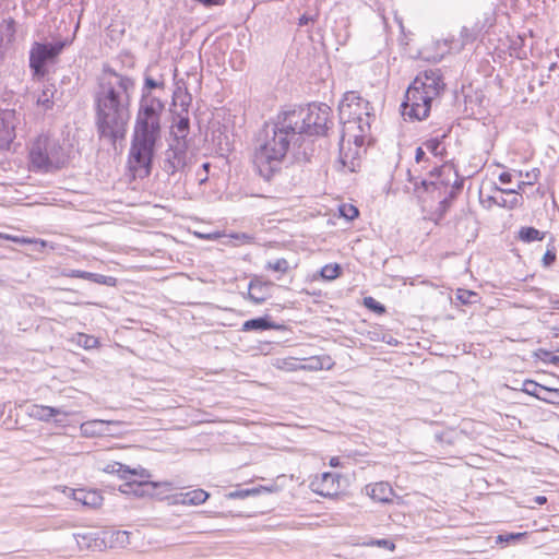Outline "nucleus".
<instances>
[{
    "label": "nucleus",
    "mask_w": 559,
    "mask_h": 559,
    "mask_svg": "<svg viewBox=\"0 0 559 559\" xmlns=\"http://www.w3.org/2000/svg\"><path fill=\"white\" fill-rule=\"evenodd\" d=\"M433 99L418 92V87L408 86L401 105L402 115L411 120H424L429 116Z\"/></svg>",
    "instance_id": "1a4fd4ad"
},
{
    "label": "nucleus",
    "mask_w": 559,
    "mask_h": 559,
    "mask_svg": "<svg viewBox=\"0 0 559 559\" xmlns=\"http://www.w3.org/2000/svg\"><path fill=\"white\" fill-rule=\"evenodd\" d=\"M206 180H207V178H206V177H201V179H200V183H203V182H205Z\"/></svg>",
    "instance_id": "0e129e2a"
},
{
    "label": "nucleus",
    "mask_w": 559,
    "mask_h": 559,
    "mask_svg": "<svg viewBox=\"0 0 559 559\" xmlns=\"http://www.w3.org/2000/svg\"><path fill=\"white\" fill-rule=\"evenodd\" d=\"M164 82L146 76L134 121L129 164L134 171L148 176L152 171L153 158L162 139V114L165 104L152 93L154 88H163Z\"/></svg>",
    "instance_id": "f03ea898"
},
{
    "label": "nucleus",
    "mask_w": 559,
    "mask_h": 559,
    "mask_svg": "<svg viewBox=\"0 0 559 559\" xmlns=\"http://www.w3.org/2000/svg\"><path fill=\"white\" fill-rule=\"evenodd\" d=\"M523 535H524L523 533H516V534L511 533L508 535H499L498 539L509 542L511 539H518V538L522 537Z\"/></svg>",
    "instance_id": "09e8293b"
},
{
    "label": "nucleus",
    "mask_w": 559,
    "mask_h": 559,
    "mask_svg": "<svg viewBox=\"0 0 559 559\" xmlns=\"http://www.w3.org/2000/svg\"><path fill=\"white\" fill-rule=\"evenodd\" d=\"M479 32L480 27H478V25H475L472 28L464 26L461 31L462 44L465 45L474 41L477 38Z\"/></svg>",
    "instance_id": "2f4dec72"
},
{
    "label": "nucleus",
    "mask_w": 559,
    "mask_h": 559,
    "mask_svg": "<svg viewBox=\"0 0 559 559\" xmlns=\"http://www.w3.org/2000/svg\"><path fill=\"white\" fill-rule=\"evenodd\" d=\"M209 493L203 489H194L176 496V503L187 506H199L206 501Z\"/></svg>",
    "instance_id": "412c9836"
},
{
    "label": "nucleus",
    "mask_w": 559,
    "mask_h": 559,
    "mask_svg": "<svg viewBox=\"0 0 559 559\" xmlns=\"http://www.w3.org/2000/svg\"><path fill=\"white\" fill-rule=\"evenodd\" d=\"M519 238L524 242L542 241L545 238V233L534 227H522L519 230Z\"/></svg>",
    "instance_id": "cd10ccee"
},
{
    "label": "nucleus",
    "mask_w": 559,
    "mask_h": 559,
    "mask_svg": "<svg viewBox=\"0 0 559 559\" xmlns=\"http://www.w3.org/2000/svg\"><path fill=\"white\" fill-rule=\"evenodd\" d=\"M134 80L111 68L104 69V75L94 95L95 127L100 140L111 145L123 140L130 119L131 94Z\"/></svg>",
    "instance_id": "f257e3e1"
},
{
    "label": "nucleus",
    "mask_w": 559,
    "mask_h": 559,
    "mask_svg": "<svg viewBox=\"0 0 559 559\" xmlns=\"http://www.w3.org/2000/svg\"><path fill=\"white\" fill-rule=\"evenodd\" d=\"M556 249L554 246H551L550 248L548 247V249L546 250L544 257H543V265L548 267L550 265L554 264V262L556 261Z\"/></svg>",
    "instance_id": "ea45409f"
},
{
    "label": "nucleus",
    "mask_w": 559,
    "mask_h": 559,
    "mask_svg": "<svg viewBox=\"0 0 559 559\" xmlns=\"http://www.w3.org/2000/svg\"><path fill=\"white\" fill-rule=\"evenodd\" d=\"M454 181L451 183V187L449 189V192L447 195H444L440 202V209L444 212L450 206L451 202L457 197L459 192L463 188L464 179L460 178L459 175H453Z\"/></svg>",
    "instance_id": "b1692460"
},
{
    "label": "nucleus",
    "mask_w": 559,
    "mask_h": 559,
    "mask_svg": "<svg viewBox=\"0 0 559 559\" xmlns=\"http://www.w3.org/2000/svg\"><path fill=\"white\" fill-rule=\"evenodd\" d=\"M116 540L120 545H124L129 543V533L126 531H119L116 533Z\"/></svg>",
    "instance_id": "49530a36"
},
{
    "label": "nucleus",
    "mask_w": 559,
    "mask_h": 559,
    "mask_svg": "<svg viewBox=\"0 0 559 559\" xmlns=\"http://www.w3.org/2000/svg\"><path fill=\"white\" fill-rule=\"evenodd\" d=\"M556 68H557V63L554 62L549 66V71H554Z\"/></svg>",
    "instance_id": "e2e57ef3"
},
{
    "label": "nucleus",
    "mask_w": 559,
    "mask_h": 559,
    "mask_svg": "<svg viewBox=\"0 0 559 559\" xmlns=\"http://www.w3.org/2000/svg\"><path fill=\"white\" fill-rule=\"evenodd\" d=\"M15 34V22L13 19L3 20L0 23V59L4 53V39L11 41Z\"/></svg>",
    "instance_id": "393cba45"
},
{
    "label": "nucleus",
    "mask_w": 559,
    "mask_h": 559,
    "mask_svg": "<svg viewBox=\"0 0 559 559\" xmlns=\"http://www.w3.org/2000/svg\"><path fill=\"white\" fill-rule=\"evenodd\" d=\"M368 545L378 546L381 548L389 549L391 551H393L395 549L394 543L389 539H373Z\"/></svg>",
    "instance_id": "79ce46f5"
},
{
    "label": "nucleus",
    "mask_w": 559,
    "mask_h": 559,
    "mask_svg": "<svg viewBox=\"0 0 559 559\" xmlns=\"http://www.w3.org/2000/svg\"><path fill=\"white\" fill-rule=\"evenodd\" d=\"M320 274L324 280H335L341 274V266L338 264H326L321 269Z\"/></svg>",
    "instance_id": "473e14b6"
},
{
    "label": "nucleus",
    "mask_w": 559,
    "mask_h": 559,
    "mask_svg": "<svg viewBox=\"0 0 559 559\" xmlns=\"http://www.w3.org/2000/svg\"><path fill=\"white\" fill-rule=\"evenodd\" d=\"M209 167H210V164H209V163L203 164V168H204L205 170H207V168H209Z\"/></svg>",
    "instance_id": "69168bd1"
},
{
    "label": "nucleus",
    "mask_w": 559,
    "mask_h": 559,
    "mask_svg": "<svg viewBox=\"0 0 559 559\" xmlns=\"http://www.w3.org/2000/svg\"><path fill=\"white\" fill-rule=\"evenodd\" d=\"M366 490L371 499L383 503L391 502L394 496V490L392 489L390 484L385 481H379L376 484L368 485L366 487Z\"/></svg>",
    "instance_id": "f3484780"
},
{
    "label": "nucleus",
    "mask_w": 559,
    "mask_h": 559,
    "mask_svg": "<svg viewBox=\"0 0 559 559\" xmlns=\"http://www.w3.org/2000/svg\"><path fill=\"white\" fill-rule=\"evenodd\" d=\"M68 152L60 140L51 134L41 133L33 142L29 151V162L33 170L53 173L66 166Z\"/></svg>",
    "instance_id": "39448f33"
},
{
    "label": "nucleus",
    "mask_w": 559,
    "mask_h": 559,
    "mask_svg": "<svg viewBox=\"0 0 559 559\" xmlns=\"http://www.w3.org/2000/svg\"><path fill=\"white\" fill-rule=\"evenodd\" d=\"M371 109L370 103L360 97L355 91L346 92L338 105L340 120L343 123L344 133L358 130V133L353 134L357 146L364 143V138L370 130V119L374 117L370 111ZM344 138L345 134L342 136V142H344ZM356 155L357 151L355 155L348 156L344 150L343 143H341L340 163L343 168L355 171L356 167L359 165Z\"/></svg>",
    "instance_id": "20e7f679"
},
{
    "label": "nucleus",
    "mask_w": 559,
    "mask_h": 559,
    "mask_svg": "<svg viewBox=\"0 0 559 559\" xmlns=\"http://www.w3.org/2000/svg\"><path fill=\"white\" fill-rule=\"evenodd\" d=\"M66 45V41L33 44L29 51V68L33 73V79L39 81L46 76L47 62L53 61L61 53Z\"/></svg>",
    "instance_id": "6e6552de"
},
{
    "label": "nucleus",
    "mask_w": 559,
    "mask_h": 559,
    "mask_svg": "<svg viewBox=\"0 0 559 559\" xmlns=\"http://www.w3.org/2000/svg\"><path fill=\"white\" fill-rule=\"evenodd\" d=\"M281 326L273 322L270 317H259L250 319L243 322L241 331H266V330H278Z\"/></svg>",
    "instance_id": "aec40b11"
},
{
    "label": "nucleus",
    "mask_w": 559,
    "mask_h": 559,
    "mask_svg": "<svg viewBox=\"0 0 559 559\" xmlns=\"http://www.w3.org/2000/svg\"><path fill=\"white\" fill-rule=\"evenodd\" d=\"M489 201H492L498 206L508 207V201L503 198L497 199V198L490 197Z\"/></svg>",
    "instance_id": "603ef678"
},
{
    "label": "nucleus",
    "mask_w": 559,
    "mask_h": 559,
    "mask_svg": "<svg viewBox=\"0 0 559 559\" xmlns=\"http://www.w3.org/2000/svg\"><path fill=\"white\" fill-rule=\"evenodd\" d=\"M549 329H550L554 337H558L559 336V324L552 325Z\"/></svg>",
    "instance_id": "5fc2aeb1"
},
{
    "label": "nucleus",
    "mask_w": 559,
    "mask_h": 559,
    "mask_svg": "<svg viewBox=\"0 0 559 559\" xmlns=\"http://www.w3.org/2000/svg\"><path fill=\"white\" fill-rule=\"evenodd\" d=\"M57 92L56 85L49 81L45 82L43 90L37 97V105L40 106L45 111L52 109L53 97Z\"/></svg>",
    "instance_id": "5701e85b"
},
{
    "label": "nucleus",
    "mask_w": 559,
    "mask_h": 559,
    "mask_svg": "<svg viewBox=\"0 0 559 559\" xmlns=\"http://www.w3.org/2000/svg\"><path fill=\"white\" fill-rule=\"evenodd\" d=\"M118 421L93 419L80 426V432L85 438L103 437L110 435L109 426L118 425Z\"/></svg>",
    "instance_id": "4468645a"
},
{
    "label": "nucleus",
    "mask_w": 559,
    "mask_h": 559,
    "mask_svg": "<svg viewBox=\"0 0 559 559\" xmlns=\"http://www.w3.org/2000/svg\"><path fill=\"white\" fill-rule=\"evenodd\" d=\"M190 121L188 117H180L171 128L173 140H186L189 133Z\"/></svg>",
    "instance_id": "bb28decb"
},
{
    "label": "nucleus",
    "mask_w": 559,
    "mask_h": 559,
    "mask_svg": "<svg viewBox=\"0 0 559 559\" xmlns=\"http://www.w3.org/2000/svg\"><path fill=\"white\" fill-rule=\"evenodd\" d=\"M74 537L81 548H92L97 546V538H93L91 533H78Z\"/></svg>",
    "instance_id": "7c9ffc66"
},
{
    "label": "nucleus",
    "mask_w": 559,
    "mask_h": 559,
    "mask_svg": "<svg viewBox=\"0 0 559 559\" xmlns=\"http://www.w3.org/2000/svg\"><path fill=\"white\" fill-rule=\"evenodd\" d=\"M155 485L148 481H128L121 487L122 492H129V489L134 492L136 496L152 495L148 492V489H153Z\"/></svg>",
    "instance_id": "a878e982"
},
{
    "label": "nucleus",
    "mask_w": 559,
    "mask_h": 559,
    "mask_svg": "<svg viewBox=\"0 0 559 559\" xmlns=\"http://www.w3.org/2000/svg\"><path fill=\"white\" fill-rule=\"evenodd\" d=\"M68 415L61 408L46 406V405H32L29 407V415L38 420L48 421L57 415Z\"/></svg>",
    "instance_id": "4be33fe9"
},
{
    "label": "nucleus",
    "mask_w": 559,
    "mask_h": 559,
    "mask_svg": "<svg viewBox=\"0 0 559 559\" xmlns=\"http://www.w3.org/2000/svg\"><path fill=\"white\" fill-rule=\"evenodd\" d=\"M7 239H10L16 243H20V245H34V246H39L41 248H44L46 246V242L44 240H36V239H31V238H25V237H15V236H5Z\"/></svg>",
    "instance_id": "e433bc0d"
},
{
    "label": "nucleus",
    "mask_w": 559,
    "mask_h": 559,
    "mask_svg": "<svg viewBox=\"0 0 559 559\" xmlns=\"http://www.w3.org/2000/svg\"><path fill=\"white\" fill-rule=\"evenodd\" d=\"M544 355V360L547 361V359L551 356V354L547 350H539Z\"/></svg>",
    "instance_id": "052dcab7"
},
{
    "label": "nucleus",
    "mask_w": 559,
    "mask_h": 559,
    "mask_svg": "<svg viewBox=\"0 0 559 559\" xmlns=\"http://www.w3.org/2000/svg\"><path fill=\"white\" fill-rule=\"evenodd\" d=\"M236 239L243 240L246 242H250L253 238L247 234H240L235 236Z\"/></svg>",
    "instance_id": "864d4df0"
},
{
    "label": "nucleus",
    "mask_w": 559,
    "mask_h": 559,
    "mask_svg": "<svg viewBox=\"0 0 559 559\" xmlns=\"http://www.w3.org/2000/svg\"><path fill=\"white\" fill-rule=\"evenodd\" d=\"M310 22H312V23L314 22V16H310V15L304 14L299 19V25L300 26L307 25Z\"/></svg>",
    "instance_id": "3c124183"
},
{
    "label": "nucleus",
    "mask_w": 559,
    "mask_h": 559,
    "mask_svg": "<svg viewBox=\"0 0 559 559\" xmlns=\"http://www.w3.org/2000/svg\"><path fill=\"white\" fill-rule=\"evenodd\" d=\"M519 204V199L514 197L510 202H508V209H513Z\"/></svg>",
    "instance_id": "6e6d98bb"
},
{
    "label": "nucleus",
    "mask_w": 559,
    "mask_h": 559,
    "mask_svg": "<svg viewBox=\"0 0 559 559\" xmlns=\"http://www.w3.org/2000/svg\"><path fill=\"white\" fill-rule=\"evenodd\" d=\"M67 276L91 281V272L81 270H71L69 273H67Z\"/></svg>",
    "instance_id": "37998d69"
},
{
    "label": "nucleus",
    "mask_w": 559,
    "mask_h": 559,
    "mask_svg": "<svg viewBox=\"0 0 559 559\" xmlns=\"http://www.w3.org/2000/svg\"><path fill=\"white\" fill-rule=\"evenodd\" d=\"M103 471L108 474H117L121 479L130 480L133 476H140L144 477L145 469H134L130 468L129 466L119 463V462H111L108 463Z\"/></svg>",
    "instance_id": "6ab92c4d"
},
{
    "label": "nucleus",
    "mask_w": 559,
    "mask_h": 559,
    "mask_svg": "<svg viewBox=\"0 0 559 559\" xmlns=\"http://www.w3.org/2000/svg\"><path fill=\"white\" fill-rule=\"evenodd\" d=\"M453 175H456V170L453 165L450 164L433 167L429 171V178L420 179L419 177L413 176L411 169L407 170L408 180L414 185L415 193H419L423 189L425 192L431 194L438 193V198H441L442 194H448Z\"/></svg>",
    "instance_id": "0eeeda50"
},
{
    "label": "nucleus",
    "mask_w": 559,
    "mask_h": 559,
    "mask_svg": "<svg viewBox=\"0 0 559 559\" xmlns=\"http://www.w3.org/2000/svg\"><path fill=\"white\" fill-rule=\"evenodd\" d=\"M338 476L333 473H323L321 475L320 480L312 481V486L316 487L314 491L324 497H331L336 495L337 488L335 487V483L337 481Z\"/></svg>",
    "instance_id": "a211bd4d"
},
{
    "label": "nucleus",
    "mask_w": 559,
    "mask_h": 559,
    "mask_svg": "<svg viewBox=\"0 0 559 559\" xmlns=\"http://www.w3.org/2000/svg\"><path fill=\"white\" fill-rule=\"evenodd\" d=\"M330 465H331V466H333V467L338 466V465H340V459H338V457H336V456H335V457H332V459L330 460Z\"/></svg>",
    "instance_id": "bf43d9fd"
},
{
    "label": "nucleus",
    "mask_w": 559,
    "mask_h": 559,
    "mask_svg": "<svg viewBox=\"0 0 559 559\" xmlns=\"http://www.w3.org/2000/svg\"><path fill=\"white\" fill-rule=\"evenodd\" d=\"M341 216L348 221H353L359 214L358 209L352 204H343L340 206Z\"/></svg>",
    "instance_id": "c9c22d12"
},
{
    "label": "nucleus",
    "mask_w": 559,
    "mask_h": 559,
    "mask_svg": "<svg viewBox=\"0 0 559 559\" xmlns=\"http://www.w3.org/2000/svg\"><path fill=\"white\" fill-rule=\"evenodd\" d=\"M272 282L253 278L249 283L248 298L255 305L263 304L271 296Z\"/></svg>",
    "instance_id": "2eb2a0df"
},
{
    "label": "nucleus",
    "mask_w": 559,
    "mask_h": 559,
    "mask_svg": "<svg viewBox=\"0 0 559 559\" xmlns=\"http://www.w3.org/2000/svg\"><path fill=\"white\" fill-rule=\"evenodd\" d=\"M259 492V489H255V488H252V489H241V490H236V491H233L230 493H228V497L231 498V499H236V498H247L249 496H253V495H257Z\"/></svg>",
    "instance_id": "a19ab883"
},
{
    "label": "nucleus",
    "mask_w": 559,
    "mask_h": 559,
    "mask_svg": "<svg viewBox=\"0 0 559 559\" xmlns=\"http://www.w3.org/2000/svg\"><path fill=\"white\" fill-rule=\"evenodd\" d=\"M534 500L537 504H544L547 502V498L545 496H537Z\"/></svg>",
    "instance_id": "4d7b16f0"
},
{
    "label": "nucleus",
    "mask_w": 559,
    "mask_h": 559,
    "mask_svg": "<svg viewBox=\"0 0 559 559\" xmlns=\"http://www.w3.org/2000/svg\"><path fill=\"white\" fill-rule=\"evenodd\" d=\"M411 86L418 87V92L428 95L435 100L440 96L445 84L439 69H428L418 73Z\"/></svg>",
    "instance_id": "9b49d317"
},
{
    "label": "nucleus",
    "mask_w": 559,
    "mask_h": 559,
    "mask_svg": "<svg viewBox=\"0 0 559 559\" xmlns=\"http://www.w3.org/2000/svg\"><path fill=\"white\" fill-rule=\"evenodd\" d=\"M265 267L267 270H272L274 272H280V273H286L289 269V263L286 259L284 258H281V259H276L275 261H269L265 265Z\"/></svg>",
    "instance_id": "72a5a7b5"
},
{
    "label": "nucleus",
    "mask_w": 559,
    "mask_h": 559,
    "mask_svg": "<svg viewBox=\"0 0 559 559\" xmlns=\"http://www.w3.org/2000/svg\"><path fill=\"white\" fill-rule=\"evenodd\" d=\"M16 114L12 109H0V150H8L15 138Z\"/></svg>",
    "instance_id": "f8f14e48"
},
{
    "label": "nucleus",
    "mask_w": 559,
    "mask_h": 559,
    "mask_svg": "<svg viewBox=\"0 0 559 559\" xmlns=\"http://www.w3.org/2000/svg\"><path fill=\"white\" fill-rule=\"evenodd\" d=\"M547 361H549V362H551V364H554V365H558V364H559V356H554V355H551V356L547 359Z\"/></svg>",
    "instance_id": "13d9d810"
},
{
    "label": "nucleus",
    "mask_w": 559,
    "mask_h": 559,
    "mask_svg": "<svg viewBox=\"0 0 559 559\" xmlns=\"http://www.w3.org/2000/svg\"><path fill=\"white\" fill-rule=\"evenodd\" d=\"M558 56H559V50H558Z\"/></svg>",
    "instance_id": "338daca9"
},
{
    "label": "nucleus",
    "mask_w": 559,
    "mask_h": 559,
    "mask_svg": "<svg viewBox=\"0 0 559 559\" xmlns=\"http://www.w3.org/2000/svg\"><path fill=\"white\" fill-rule=\"evenodd\" d=\"M72 498L73 500L90 508H98L103 503V497L100 492L95 489H72Z\"/></svg>",
    "instance_id": "dca6fc26"
},
{
    "label": "nucleus",
    "mask_w": 559,
    "mask_h": 559,
    "mask_svg": "<svg viewBox=\"0 0 559 559\" xmlns=\"http://www.w3.org/2000/svg\"><path fill=\"white\" fill-rule=\"evenodd\" d=\"M80 337L84 338L85 348H93L97 344V340L92 336L82 334Z\"/></svg>",
    "instance_id": "de8ad7c7"
},
{
    "label": "nucleus",
    "mask_w": 559,
    "mask_h": 559,
    "mask_svg": "<svg viewBox=\"0 0 559 559\" xmlns=\"http://www.w3.org/2000/svg\"><path fill=\"white\" fill-rule=\"evenodd\" d=\"M91 282L106 286H115L117 283V278L103 274L91 273Z\"/></svg>",
    "instance_id": "f704fd0d"
},
{
    "label": "nucleus",
    "mask_w": 559,
    "mask_h": 559,
    "mask_svg": "<svg viewBox=\"0 0 559 559\" xmlns=\"http://www.w3.org/2000/svg\"><path fill=\"white\" fill-rule=\"evenodd\" d=\"M522 391L545 403L555 404L559 399V389H551L542 385L533 380H525L522 384Z\"/></svg>",
    "instance_id": "ddd939ff"
},
{
    "label": "nucleus",
    "mask_w": 559,
    "mask_h": 559,
    "mask_svg": "<svg viewBox=\"0 0 559 559\" xmlns=\"http://www.w3.org/2000/svg\"><path fill=\"white\" fill-rule=\"evenodd\" d=\"M558 350H559V348H558Z\"/></svg>",
    "instance_id": "774afa93"
},
{
    "label": "nucleus",
    "mask_w": 559,
    "mask_h": 559,
    "mask_svg": "<svg viewBox=\"0 0 559 559\" xmlns=\"http://www.w3.org/2000/svg\"><path fill=\"white\" fill-rule=\"evenodd\" d=\"M455 299L462 305H473L478 302L479 296L473 290L459 288L455 293Z\"/></svg>",
    "instance_id": "c756f323"
},
{
    "label": "nucleus",
    "mask_w": 559,
    "mask_h": 559,
    "mask_svg": "<svg viewBox=\"0 0 559 559\" xmlns=\"http://www.w3.org/2000/svg\"><path fill=\"white\" fill-rule=\"evenodd\" d=\"M289 122L296 130L298 138L302 134L324 135L331 122V108L326 104H309L306 107H299L286 110Z\"/></svg>",
    "instance_id": "423d86ee"
},
{
    "label": "nucleus",
    "mask_w": 559,
    "mask_h": 559,
    "mask_svg": "<svg viewBox=\"0 0 559 559\" xmlns=\"http://www.w3.org/2000/svg\"><path fill=\"white\" fill-rule=\"evenodd\" d=\"M295 128L285 111L265 122L255 140L252 163L258 174L270 181L281 170L290 144L298 141Z\"/></svg>",
    "instance_id": "7ed1b4c3"
},
{
    "label": "nucleus",
    "mask_w": 559,
    "mask_h": 559,
    "mask_svg": "<svg viewBox=\"0 0 559 559\" xmlns=\"http://www.w3.org/2000/svg\"><path fill=\"white\" fill-rule=\"evenodd\" d=\"M499 190L504 193H515L516 192L514 189H499Z\"/></svg>",
    "instance_id": "680f3d73"
},
{
    "label": "nucleus",
    "mask_w": 559,
    "mask_h": 559,
    "mask_svg": "<svg viewBox=\"0 0 559 559\" xmlns=\"http://www.w3.org/2000/svg\"><path fill=\"white\" fill-rule=\"evenodd\" d=\"M415 160L417 164L427 163L429 158L426 156V152L423 146L416 148Z\"/></svg>",
    "instance_id": "a18cd8bd"
},
{
    "label": "nucleus",
    "mask_w": 559,
    "mask_h": 559,
    "mask_svg": "<svg viewBox=\"0 0 559 559\" xmlns=\"http://www.w3.org/2000/svg\"><path fill=\"white\" fill-rule=\"evenodd\" d=\"M364 305L376 313H383L385 311V307L372 297H366Z\"/></svg>",
    "instance_id": "4c0bfd02"
},
{
    "label": "nucleus",
    "mask_w": 559,
    "mask_h": 559,
    "mask_svg": "<svg viewBox=\"0 0 559 559\" xmlns=\"http://www.w3.org/2000/svg\"><path fill=\"white\" fill-rule=\"evenodd\" d=\"M200 4H202L204 8H213V7H221L226 3L227 0H195Z\"/></svg>",
    "instance_id": "c03bdc74"
},
{
    "label": "nucleus",
    "mask_w": 559,
    "mask_h": 559,
    "mask_svg": "<svg viewBox=\"0 0 559 559\" xmlns=\"http://www.w3.org/2000/svg\"><path fill=\"white\" fill-rule=\"evenodd\" d=\"M512 178H513V176H512V174H510V173H502V174H500V176H499V180H500V182H501V183H503V185H508V183H510V182L512 181Z\"/></svg>",
    "instance_id": "8fccbe9b"
},
{
    "label": "nucleus",
    "mask_w": 559,
    "mask_h": 559,
    "mask_svg": "<svg viewBox=\"0 0 559 559\" xmlns=\"http://www.w3.org/2000/svg\"><path fill=\"white\" fill-rule=\"evenodd\" d=\"M189 165L188 143L186 140H173L165 152L163 169L168 175L185 171Z\"/></svg>",
    "instance_id": "9d476101"
},
{
    "label": "nucleus",
    "mask_w": 559,
    "mask_h": 559,
    "mask_svg": "<svg viewBox=\"0 0 559 559\" xmlns=\"http://www.w3.org/2000/svg\"><path fill=\"white\" fill-rule=\"evenodd\" d=\"M444 136L443 134L441 138L429 139L425 141L423 145L433 156H443L445 154V147L442 145V139Z\"/></svg>",
    "instance_id": "c85d7f7f"
},
{
    "label": "nucleus",
    "mask_w": 559,
    "mask_h": 559,
    "mask_svg": "<svg viewBox=\"0 0 559 559\" xmlns=\"http://www.w3.org/2000/svg\"><path fill=\"white\" fill-rule=\"evenodd\" d=\"M323 362L320 358L318 357H311L308 359V364L307 365H301L299 367V369H304V370H320L323 368Z\"/></svg>",
    "instance_id": "58836bf2"
}]
</instances>
